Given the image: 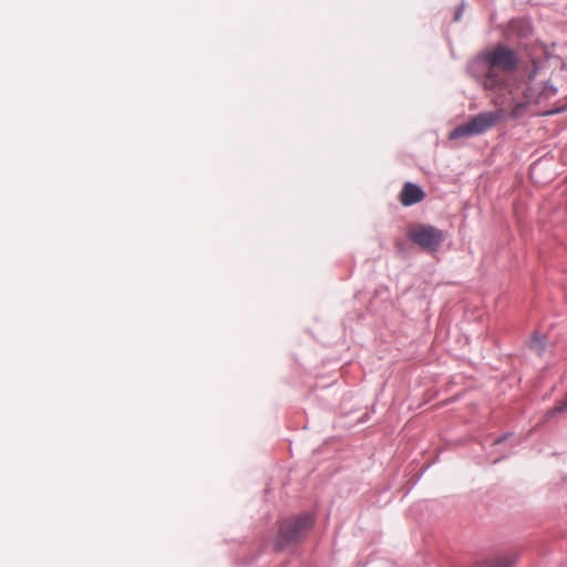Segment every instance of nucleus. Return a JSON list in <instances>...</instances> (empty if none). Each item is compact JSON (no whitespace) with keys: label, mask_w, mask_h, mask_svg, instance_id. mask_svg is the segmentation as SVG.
I'll list each match as a JSON object with an SVG mask.
<instances>
[{"label":"nucleus","mask_w":567,"mask_h":567,"mask_svg":"<svg viewBox=\"0 0 567 567\" xmlns=\"http://www.w3.org/2000/svg\"><path fill=\"white\" fill-rule=\"evenodd\" d=\"M313 525L311 514H302L295 518L284 520L279 526L278 536L275 539V547L278 550L285 549L301 540Z\"/></svg>","instance_id":"7ed1b4c3"},{"label":"nucleus","mask_w":567,"mask_h":567,"mask_svg":"<svg viewBox=\"0 0 567 567\" xmlns=\"http://www.w3.org/2000/svg\"><path fill=\"white\" fill-rule=\"evenodd\" d=\"M516 561V557L513 554H506L497 556L492 560L478 564L476 567H512Z\"/></svg>","instance_id":"423d86ee"},{"label":"nucleus","mask_w":567,"mask_h":567,"mask_svg":"<svg viewBox=\"0 0 567 567\" xmlns=\"http://www.w3.org/2000/svg\"><path fill=\"white\" fill-rule=\"evenodd\" d=\"M408 237L421 248L436 251L444 240V233L431 225L416 224L409 228Z\"/></svg>","instance_id":"20e7f679"},{"label":"nucleus","mask_w":567,"mask_h":567,"mask_svg":"<svg viewBox=\"0 0 567 567\" xmlns=\"http://www.w3.org/2000/svg\"><path fill=\"white\" fill-rule=\"evenodd\" d=\"M491 103L495 106V111L483 112L473 116L467 123L454 128L450 133V138L456 140L483 134L497 123L517 120L527 112L524 109L522 97H511V102H508L504 95H491Z\"/></svg>","instance_id":"f03ea898"},{"label":"nucleus","mask_w":567,"mask_h":567,"mask_svg":"<svg viewBox=\"0 0 567 567\" xmlns=\"http://www.w3.org/2000/svg\"><path fill=\"white\" fill-rule=\"evenodd\" d=\"M517 53L505 44H497L476 55L468 65L470 73L481 83L491 95H504L508 102L511 97L523 99L524 109L535 99L530 91L529 81H519L513 76L518 68Z\"/></svg>","instance_id":"f257e3e1"},{"label":"nucleus","mask_w":567,"mask_h":567,"mask_svg":"<svg viewBox=\"0 0 567 567\" xmlns=\"http://www.w3.org/2000/svg\"><path fill=\"white\" fill-rule=\"evenodd\" d=\"M567 408V400L554 408V412H563Z\"/></svg>","instance_id":"9d476101"},{"label":"nucleus","mask_w":567,"mask_h":567,"mask_svg":"<svg viewBox=\"0 0 567 567\" xmlns=\"http://www.w3.org/2000/svg\"><path fill=\"white\" fill-rule=\"evenodd\" d=\"M530 347L538 353H540L544 350V344L537 337H534L532 339Z\"/></svg>","instance_id":"1a4fd4ad"},{"label":"nucleus","mask_w":567,"mask_h":567,"mask_svg":"<svg viewBox=\"0 0 567 567\" xmlns=\"http://www.w3.org/2000/svg\"><path fill=\"white\" fill-rule=\"evenodd\" d=\"M556 89L551 85H545V87L539 92V97L548 99L555 95Z\"/></svg>","instance_id":"6e6552de"},{"label":"nucleus","mask_w":567,"mask_h":567,"mask_svg":"<svg viewBox=\"0 0 567 567\" xmlns=\"http://www.w3.org/2000/svg\"><path fill=\"white\" fill-rule=\"evenodd\" d=\"M424 198V192L415 184L405 183L401 194L400 202L403 206H411Z\"/></svg>","instance_id":"39448f33"},{"label":"nucleus","mask_w":567,"mask_h":567,"mask_svg":"<svg viewBox=\"0 0 567 567\" xmlns=\"http://www.w3.org/2000/svg\"><path fill=\"white\" fill-rule=\"evenodd\" d=\"M512 29L517 31L520 38H527L532 33V25L525 20H515L512 22Z\"/></svg>","instance_id":"0eeeda50"}]
</instances>
